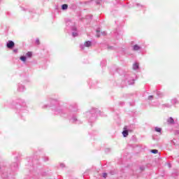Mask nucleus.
I'll return each mask as SVG.
<instances>
[{"mask_svg":"<svg viewBox=\"0 0 179 179\" xmlns=\"http://www.w3.org/2000/svg\"><path fill=\"white\" fill-rule=\"evenodd\" d=\"M13 47H15V43L12 41H9L8 43H7V48H13Z\"/></svg>","mask_w":179,"mask_h":179,"instance_id":"f257e3e1","label":"nucleus"},{"mask_svg":"<svg viewBox=\"0 0 179 179\" xmlns=\"http://www.w3.org/2000/svg\"><path fill=\"white\" fill-rule=\"evenodd\" d=\"M84 45L85 47H91L92 46V42L90 41H86L85 43H84Z\"/></svg>","mask_w":179,"mask_h":179,"instance_id":"f03ea898","label":"nucleus"},{"mask_svg":"<svg viewBox=\"0 0 179 179\" xmlns=\"http://www.w3.org/2000/svg\"><path fill=\"white\" fill-rule=\"evenodd\" d=\"M138 68H139V64L138 63H135L133 65V69L136 70V69H138Z\"/></svg>","mask_w":179,"mask_h":179,"instance_id":"7ed1b4c3","label":"nucleus"},{"mask_svg":"<svg viewBox=\"0 0 179 179\" xmlns=\"http://www.w3.org/2000/svg\"><path fill=\"white\" fill-rule=\"evenodd\" d=\"M122 135L124 138H127V136H128V131L127 130H124L123 132H122Z\"/></svg>","mask_w":179,"mask_h":179,"instance_id":"20e7f679","label":"nucleus"},{"mask_svg":"<svg viewBox=\"0 0 179 179\" xmlns=\"http://www.w3.org/2000/svg\"><path fill=\"white\" fill-rule=\"evenodd\" d=\"M62 8L63 9V10H65L68 9V5H66V4H63V5L62 6Z\"/></svg>","mask_w":179,"mask_h":179,"instance_id":"39448f33","label":"nucleus"},{"mask_svg":"<svg viewBox=\"0 0 179 179\" xmlns=\"http://www.w3.org/2000/svg\"><path fill=\"white\" fill-rule=\"evenodd\" d=\"M27 57H28V58H31V56L33 55V54L31 53V52H28L26 54Z\"/></svg>","mask_w":179,"mask_h":179,"instance_id":"423d86ee","label":"nucleus"},{"mask_svg":"<svg viewBox=\"0 0 179 179\" xmlns=\"http://www.w3.org/2000/svg\"><path fill=\"white\" fill-rule=\"evenodd\" d=\"M168 122H169V124H173L174 122V120L172 119V117H170L169 120H168Z\"/></svg>","mask_w":179,"mask_h":179,"instance_id":"0eeeda50","label":"nucleus"},{"mask_svg":"<svg viewBox=\"0 0 179 179\" xmlns=\"http://www.w3.org/2000/svg\"><path fill=\"white\" fill-rule=\"evenodd\" d=\"M139 46H138L137 45H135L134 46V50H135V51H138V50H139Z\"/></svg>","mask_w":179,"mask_h":179,"instance_id":"6e6552de","label":"nucleus"},{"mask_svg":"<svg viewBox=\"0 0 179 179\" xmlns=\"http://www.w3.org/2000/svg\"><path fill=\"white\" fill-rule=\"evenodd\" d=\"M20 59H21V61H22L23 62H26V57L22 56V57H20Z\"/></svg>","mask_w":179,"mask_h":179,"instance_id":"1a4fd4ad","label":"nucleus"},{"mask_svg":"<svg viewBox=\"0 0 179 179\" xmlns=\"http://www.w3.org/2000/svg\"><path fill=\"white\" fill-rule=\"evenodd\" d=\"M155 131H156L157 132H161V131H162V129H160V128H159V127H156V128H155Z\"/></svg>","mask_w":179,"mask_h":179,"instance_id":"9d476101","label":"nucleus"},{"mask_svg":"<svg viewBox=\"0 0 179 179\" xmlns=\"http://www.w3.org/2000/svg\"><path fill=\"white\" fill-rule=\"evenodd\" d=\"M152 153H154L155 155H156L158 152L157 150H151Z\"/></svg>","mask_w":179,"mask_h":179,"instance_id":"9b49d317","label":"nucleus"},{"mask_svg":"<svg viewBox=\"0 0 179 179\" xmlns=\"http://www.w3.org/2000/svg\"><path fill=\"white\" fill-rule=\"evenodd\" d=\"M96 33H97L96 34L97 37H100V31L97 30Z\"/></svg>","mask_w":179,"mask_h":179,"instance_id":"f8f14e48","label":"nucleus"},{"mask_svg":"<svg viewBox=\"0 0 179 179\" xmlns=\"http://www.w3.org/2000/svg\"><path fill=\"white\" fill-rule=\"evenodd\" d=\"M103 177L104 178H107V173H103Z\"/></svg>","mask_w":179,"mask_h":179,"instance_id":"ddd939ff","label":"nucleus"},{"mask_svg":"<svg viewBox=\"0 0 179 179\" xmlns=\"http://www.w3.org/2000/svg\"><path fill=\"white\" fill-rule=\"evenodd\" d=\"M73 37H76V36H78V34H76V33H73Z\"/></svg>","mask_w":179,"mask_h":179,"instance_id":"4468645a","label":"nucleus"},{"mask_svg":"<svg viewBox=\"0 0 179 179\" xmlns=\"http://www.w3.org/2000/svg\"><path fill=\"white\" fill-rule=\"evenodd\" d=\"M152 96H150L149 97H148V99H149V100H150L151 99H152Z\"/></svg>","mask_w":179,"mask_h":179,"instance_id":"2eb2a0df","label":"nucleus"},{"mask_svg":"<svg viewBox=\"0 0 179 179\" xmlns=\"http://www.w3.org/2000/svg\"><path fill=\"white\" fill-rule=\"evenodd\" d=\"M36 43H38V40H36Z\"/></svg>","mask_w":179,"mask_h":179,"instance_id":"dca6fc26","label":"nucleus"}]
</instances>
